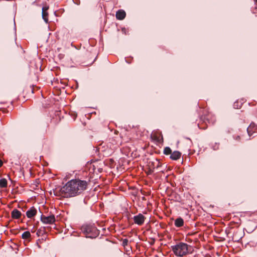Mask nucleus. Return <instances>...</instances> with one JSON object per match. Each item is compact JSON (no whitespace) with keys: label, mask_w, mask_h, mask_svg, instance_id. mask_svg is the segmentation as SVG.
<instances>
[{"label":"nucleus","mask_w":257,"mask_h":257,"mask_svg":"<svg viewBox=\"0 0 257 257\" xmlns=\"http://www.w3.org/2000/svg\"><path fill=\"white\" fill-rule=\"evenodd\" d=\"M80 186V181L76 180H71L67 182L65 185L55 190L56 195L62 197L68 198L75 196L78 191Z\"/></svg>","instance_id":"1"},{"label":"nucleus","mask_w":257,"mask_h":257,"mask_svg":"<svg viewBox=\"0 0 257 257\" xmlns=\"http://www.w3.org/2000/svg\"><path fill=\"white\" fill-rule=\"evenodd\" d=\"M81 231L85 237L94 238L99 234V231L93 225H84L81 226Z\"/></svg>","instance_id":"2"},{"label":"nucleus","mask_w":257,"mask_h":257,"mask_svg":"<svg viewBox=\"0 0 257 257\" xmlns=\"http://www.w3.org/2000/svg\"><path fill=\"white\" fill-rule=\"evenodd\" d=\"M188 246L189 245L185 243L180 242L175 245L172 246L171 248L176 255L183 256L188 253Z\"/></svg>","instance_id":"3"},{"label":"nucleus","mask_w":257,"mask_h":257,"mask_svg":"<svg viewBox=\"0 0 257 257\" xmlns=\"http://www.w3.org/2000/svg\"><path fill=\"white\" fill-rule=\"evenodd\" d=\"M41 220L45 224H52L55 222V218L54 215H51L48 216L42 215L41 216Z\"/></svg>","instance_id":"4"},{"label":"nucleus","mask_w":257,"mask_h":257,"mask_svg":"<svg viewBox=\"0 0 257 257\" xmlns=\"http://www.w3.org/2000/svg\"><path fill=\"white\" fill-rule=\"evenodd\" d=\"M145 218V216L143 214L140 213L134 217V220L135 223L139 225H141L144 223Z\"/></svg>","instance_id":"5"},{"label":"nucleus","mask_w":257,"mask_h":257,"mask_svg":"<svg viewBox=\"0 0 257 257\" xmlns=\"http://www.w3.org/2000/svg\"><path fill=\"white\" fill-rule=\"evenodd\" d=\"M37 212V209L34 207H32L26 212V215L31 218L36 214Z\"/></svg>","instance_id":"6"},{"label":"nucleus","mask_w":257,"mask_h":257,"mask_svg":"<svg viewBox=\"0 0 257 257\" xmlns=\"http://www.w3.org/2000/svg\"><path fill=\"white\" fill-rule=\"evenodd\" d=\"M152 137L159 143H162L163 142V137L161 133L159 134V136L157 135V133H155L152 136Z\"/></svg>","instance_id":"7"},{"label":"nucleus","mask_w":257,"mask_h":257,"mask_svg":"<svg viewBox=\"0 0 257 257\" xmlns=\"http://www.w3.org/2000/svg\"><path fill=\"white\" fill-rule=\"evenodd\" d=\"M125 12L122 10H118L116 13V17L117 19L122 20L125 17Z\"/></svg>","instance_id":"8"},{"label":"nucleus","mask_w":257,"mask_h":257,"mask_svg":"<svg viewBox=\"0 0 257 257\" xmlns=\"http://www.w3.org/2000/svg\"><path fill=\"white\" fill-rule=\"evenodd\" d=\"M181 153L180 152L175 151L172 153L170 158L173 160H177L181 157Z\"/></svg>","instance_id":"9"},{"label":"nucleus","mask_w":257,"mask_h":257,"mask_svg":"<svg viewBox=\"0 0 257 257\" xmlns=\"http://www.w3.org/2000/svg\"><path fill=\"white\" fill-rule=\"evenodd\" d=\"M48 9V7H43L42 8V18H43V20H44V21L46 23H48V13L47 12Z\"/></svg>","instance_id":"10"},{"label":"nucleus","mask_w":257,"mask_h":257,"mask_svg":"<svg viewBox=\"0 0 257 257\" xmlns=\"http://www.w3.org/2000/svg\"><path fill=\"white\" fill-rule=\"evenodd\" d=\"M183 225H184V220L182 218H181V217L177 218L175 220V225L176 227H180L183 226Z\"/></svg>","instance_id":"11"},{"label":"nucleus","mask_w":257,"mask_h":257,"mask_svg":"<svg viewBox=\"0 0 257 257\" xmlns=\"http://www.w3.org/2000/svg\"><path fill=\"white\" fill-rule=\"evenodd\" d=\"M162 166L161 163L160 162L159 160L158 159H156L155 161H153L151 162V166L153 168H156L158 169Z\"/></svg>","instance_id":"12"},{"label":"nucleus","mask_w":257,"mask_h":257,"mask_svg":"<svg viewBox=\"0 0 257 257\" xmlns=\"http://www.w3.org/2000/svg\"><path fill=\"white\" fill-rule=\"evenodd\" d=\"M21 212L17 209H14L12 212V216L14 218H19L21 216Z\"/></svg>","instance_id":"13"},{"label":"nucleus","mask_w":257,"mask_h":257,"mask_svg":"<svg viewBox=\"0 0 257 257\" xmlns=\"http://www.w3.org/2000/svg\"><path fill=\"white\" fill-rule=\"evenodd\" d=\"M8 182L5 178L0 179V187L6 188L7 187Z\"/></svg>","instance_id":"14"},{"label":"nucleus","mask_w":257,"mask_h":257,"mask_svg":"<svg viewBox=\"0 0 257 257\" xmlns=\"http://www.w3.org/2000/svg\"><path fill=\"white\" fill-rule=\"evenodd\" d=\"M163 153L166 155H171L172 154V150L169 147H166L164 148Z\"/></svg>","instance_id":"15"},{"label":"nucleus","mask_w":257,"mask_h":257,"mask_svg":"<svg viewBox=\"0 0 257 257\" xmlns=\"http://www.w3.org/2000/svg\"><path fill=\"white\" fill-rule=\"evenodd\" d=\"M30 236L31 234L29 231H25L22 234V237L23 239H28L30 237Z\"/></svg>","instance_id":"16"},{"label":"nucleus","mask_w":257,"mask_h":257,"mask_svg":"<svg viewBox=\"0 0 257 257\" xmlns=\"http://www.w3.org/2000/svg\"><path fill=\"white\" fill-rule=\"evenodd\" d=\"M88 181L81 180V190H85L88 184Z\"/></svg>","instance_id":"17"},{"label":"nucleus","mask_w":257,"mask_h":257,"mask_svg":"<svg viewBox=\"0 0 257 257\" xmlns=\"http://www.w3.org/2000/svg\"><path fill=\"white\" fill-rule=\"evenodd\" d=\"M251 125H250L247 128V133L249 136H251L252 133L251 132Z\"/></svg>","instance_id":"18"},{"label":"nucleus","mask_w":257,"mask_h":257,"mask_svg":"<svg viewBox=\"0 0 257 257\" xmlns=\"http://www.w3.org/2000/svg\"><path fill=\"white\" fill-rule=\"evenodd\" d=\"M233 138L237 141H239L240 140V137L239 136H233Z\"/></svg>","instance_id":"19"},{"label":"nucleus","mask_w":257,"mask_h":257,"mask_svg":"<svg viewBox=\"0 0 257 257\" xmlns=\"http://www.w3.org/2000/svg\"><path fill=\"white\" fill-rule=\"evenodd\" d=\"M128 240L126 239H125L124 240H123V244H127V242Z\"/></svg>","instance_id":"20"},{"label":"nucleus","mask_w":257,"mask_h":257,"mask_svg":"<svg viewBox=\"0 0 257 257\" xmlns=\"http://www.w3.org/2000/svg\"><path fill=\"white\" fill-rule=\"evenodd\" d=\"M73 115L74 116V117H73V119H74V120H75V118H76V117L77 116V114H76L75 113H73Z\"/></svg>","instance_id":"21"},{"label":"nucleus","mask_w":257,"mask_h":257,"mask_svg":"<svg viewBox=\"0 0 257 257\" xmlns=\"http://www.w3.org/2000/svg\"><path fill=\"white\" fill-rule=\"evenodd\" d=\"M3 165V162L1 160H0V167Z\"/></svg>","instance_id":"22"},{"label":"nucleus","mask_w":257,"mask_h":257,"mask_svg":"<svg viewBox=\"0 0 257 257\" xmlns=\"http://www.w3.org/2000/svg\"><path fill=\"white\" fill-rule=\"evenodd\" d=\"M257 3V0H254Z\"/></svg>","instance_id":"23"}]
</instances>
